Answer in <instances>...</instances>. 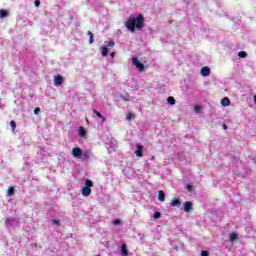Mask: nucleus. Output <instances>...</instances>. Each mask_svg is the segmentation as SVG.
<instances>
[{"label": "nucleus", "instance_id": "obj_10", "mask_svg": "<svg viewBox=\"0 0 256 256\" xmlns=\"http://www.w3.org/2000/svg\"><path fill=\"white\" fill-rule=\"evenodd\" d=\"M221 105H223V107H229V105H231V100H229L227 97H224L221 100Z\"/></svg>", "mask_w": 256, "mask_h": 256}, {"label": "nucleus", "instance_id": "obj_30", "mask_svg": "<svg viewBox=\"0 0 256 256\" xmlns=\"http://www.w3.org/2000/svg\"><path fill=\"white\" fill-rule=\"evenodd\" d=\"M34 5H35V7H39L41 5V1L40 0H35Z\"/></svg>", "mask_w": 256, "mask_h": 256}, {"label": "nucleus", "instance_id": "obj_23", "mask_svg": "<svg viewBox=\"0 0 256 256\" xmlns=\"http://www.w3.org/2000/svg\"><path fill=\"white\" fill-rule=\"evenodd\" d=\"M113 225H114L115 227L121 225V220H120V219H115V220L113 221Z\"/></svg>", "mask_w": 256, "mask_h": 256}, {"label": "nucleus", "instance_id": "obj_18", "mask_svg": "<svg viewBox=\"0 0 256 256\" xmlns=\"http://www.w3.org/2000/svg\"><path fill=\"white\" fill-rule=\"evenodd\" d=\"M87 35L89 36V43L90 45H92L93 41H94V36H93V32L88 31Z\"/></svg>", "mask_w": 256, "mask_h": 256}, {"label": "nucleus", "instance_id": "obj_22", "mask_svg": "<svg viewBox=\"0 0 256 256\" xmlns=\"http://www.w3.org/2000/svg\"><path fill=\"white\" fill-rule=\"evenodd\" d=\"M10 126H11L12 130L15 131V129L17 128V123L15 122V120H12L10 122Z\"/></svg>", "mask_w": 256, "mask_h": 256}, {"label": "nucleus", "instance_id": "obj_1", "mask_svg": "<svg viewBox=\"0 0 256 256\" xmlns=\"http://www.w3.org/2000/svg\"><path fill=\"white\" fill-rule=\"evenodd\" d=\"M125 27L130 33H135V30L141 31L145 27V17L143 14H138L136 17L130 15L129 19L125 23Z\"/></svg>", "mask_w": 256, "mask_h": 256}, {"label": "nucleus", "instance_id": "obj_34", "mask_svg": "<svg viewBox=\"0 0 256 256\" xmlns=\"http://www.w3.org/2000/svg\"><path fill=\"white\" fill-rule=\"evenodd\" d=\"M110 57H115V52H112V53L110 54Z\"/></svg>", "mask_w": 256, "mask_h": 256}, {"label": "nucleus", "instance_id": "obj_25", "mask_svg": "<svg viewBox=\"0 0 256 256\" xmlns=\"http://www.w3.org/2000/svg\"><path fill=\"white\" fill-rule=\"evenodd\" d=\"M194 109H195V112H196V113H201V106L195 105V106H194Z\"/></svg>", "mask_w": 256, "mask_h": 256}, {"label": "nucleus", "instance_id": "obj_28", "mask_svg": "<svg viewBox=\"0 0 256 256\" xmlns=\"http://www.w3.org/2000/svg\"><path fill=\"white\" fill-rule=\"evenodd\" d=\"M186 189L191 193V191H193V186H191V184H187Z\"/></svg>", "mask_w": 256, "mask_h": 256}, {"label": "nucleus", "instance_id": "obj_2", "mask_svg": "<svg viewBox=\"0 0 256 256\" xmlns=\"http://www.w3.org/2000/svg\"><path fill=\"white\" fill-rule=\"evenodd\" d=\"M72 155H73V157L81 159V161H87L91 157L89 155V152H87V151L83 152V150H81V148H79V147H75L72 149Z\"/></svg>", "mask_w": 256, "mask_h": 256}, {"label": "nucleus", "instance_id": "obj_17", "mask_svg": "<svg viewBox=\"0 0 256 256\" xmlns=\"http://www.w3.org/2000/svg\"><path fill=\"white\" fill-rule=\"evenodd\" d=\"M8 197H13V195H15V188H13L12 186H10L8 188V192H7Z\"/></svg>", "mask_w": 256, "mask_h": 256}, {"label": "nucleus", "instance_id": "obj_5", "mask_svg": "<svg viewBox=\"0 0 256 256\" xmlns=\"http://www.w3.org/2000/svg\"><path fill=\"white\" fill-rule=\"evenodd\" d=\"M63 76H61V74H57L54 76V86L55 87H61V85H63Z\"/></svg>", "mask_w": 256, "mask_h": 256}, {"label": "nucleus", "instance_id": "obj_21", "mask_svg": "<svg viewBox=\"0 0 256 256\" xmlns=\"http://www.w3.org/2000/svg\"><path fill=\"white\" fill-rule=\"evenodd\" d=\"M167 101L169 103V105H175V98L170 96L167 98Z\"/></svg>", "mask_w": 256, "mask_h": 256}, {"label": "nucleus", "instance_id": "obj_16", "mask_svg": "<svg viewBox=\"0 0 256 256\" xmlns=\"http://www.w3.org/2000/svg\"><path fill=\"white\" fill-rule=\"evenodd\" d=\"M158 199H159L161 202L165 201V192H164L163 190H160V191L158 192Z\"/></svg>", "mask_w": 256, "mask_h": 256}, {"label": "nucleus", "instance_id": "obj_26", "mask_svg": "<svg viewBox=\"0 0 256 256\" xmlns=\"http://www.w3.org/2000/svg\"><path fill=\"white\" fill-rule=\"evenodd\" d=\"M107 47H115V41L111 40L107 43Z\"/></svg>", "mask_w": 256, "mask_h": 256}, {"label": "nucleus", "instance_id": "obj_33", "mask_svg": "<svg viewBox=\"0 0 256 256\" xmlns=\"http://www.w3.org/2000/svg\"><path fill=\"white\" fill-rule=\"evenodd\" d=\"M222 127L225 131H227V124H223Z\"/></svg>", "mask_w": 256, "mask_h": 256}, {"label": "nucleus", "instance_id": "obj_31", "mask_svg": "<svg viewBox=\"0 0 256 256\" xmlns=\"http://www.w3.org/2000/svg\"><path fill=\"white\" fill-rule=\"evenodd\" d=\"M52 223H53L54 225H57V227H59V225H61V224L59 223V220H55V219L52 220Z\"/></svg>", "mask_w": 256, "mask_h": 256}, {"label": "nucleus", "instance_id": "obj_24", "mask_svg": "<svg viewBox=\"0 0 256 256\" xmlns=\"http://www.w3.org/2000/svg\"><path fill=\"white\" fill-rule=\"evenodd\" d=\"M230 241H237V234H235V233L231 234Z\"/></svg>", "mask_w": 256, "mask_h": 256}, {"label": "nucleus", "instance_id": "obj_36", "mask_svg": "<svg viewBox=\"0 0 256 256\" xmlns=\"http://www.w3.org/2000/svg\"><path fill=\"white\" fill-rule=\"evenodd\" d=\"M9 221V218L6 219V223Z\"/></svg>", "mask_w": 256, "mask_h": 256}, {"label": "nucleus", "instance_id": "obj_3", "mask_svg": "<svg viewBox=\"0 0 256 256\" xmlns=\"http://www.w3.org/2000/svg\"><path fill=\"white\" fill-rule=\"evenodd\" d=\"M85 186L82 188L83 197H89L91 195V187H93V181L87 179L85 181Z\"/></svg>", "mask_w": 256, "mask_h": 256}, {"label": "nucleus", "instance_id": "obj_11", "mask_svg": "<svg viewBox=\"0 0 256 256\" xmlns=\"http://www.w3.org/2000/svg\"><path fill=\"white\" fill-rule=\"evenodd\" d=\"M171 207H181V200L179 199H174L171 201Z\"/></svg>", "mask_w": 256, "mask_h": 256}, {"label": "nucleus", "instance_id": "obj_29", "mask_svg": "<svg viewBox=\"0 0 256 256\" xmlns=\"http://www.w3.org/2000/svg\"><path fill=\"white\" fill-rule=\"evenodd\" d=\"M159 217H161V212H155L154 219H159Z\"/></svg>", "mask_w": 256, "mask_h": 256}, {"label": "nucleus", "instance_id": "obj_32", "mask_svg": "<svg viewBox=\"0 0 256 256\" xmlns=\"http://www.w3.org/2000/svg\"><path fill=\"white\" fill-rule=\"evenodd\" d=\"M201 256H209V252L203 250V251L201 252Z\"/></svg>", "mask_w": 256, "mask_h": 256}, {"label": "nucleus", "instance_id": "obj_7", "mask_svg": "<svg viewBox=\"0 0 256 256\" xmlns=\"http://www.w3.org/2000/svg\"><path fill=\"white\" fill-rule=\"evenodd\" d=\"M136 151H135V155L136 157H143V145L141 144H137L136 145Z\"/></svg>", "mask_w": 256, "mask_h": 256}, {"label": "nucleus", "instance_id": "obj_8", "mask_svg": "<svg viewBox=\"0 0 256 256\" xmlns=\"http://www.w3.org/2000/svg\"><path fill=\"white\" fill-rule=\"evenodd\" d=\"M191 209H193V203H191V201H187L184 203V211L185 213H189V211H191Z\"/></svg>", "mask_w": 256, "mask_h": 256}, {"label": "nucleus", "instance_id": "obj_35", "mask_svg": "<svg viewBox=\"0 0 256 256\" xmlns=\"http://www.w3.org/2000/svg\"><path fill=\"white\" fill-rule=\"evenodd\" d=\"M122 99H124V101H127V99L125 97H122Z\"/></svg>", "mask_w": 256, "mask_h": 256}, {"label": "nucleus", "instance_id": "obj_15", "mask_svg": "<svg viewBox=\"0 0 256 256\" xmlns=\"http://www.w3.org/2000/svg\"><path fill=\"white\" fill-rule=\"evenodd\" d=\"M9 16V12H7V10H0V19H5V17Z\"/></svg>", "mask_w": 256, "mask_h": 256}, {"label": "nucleus", "instance_id": "obj_27", "mask_svg": "<svg viewBox=\"0 0 256 256\" xmlns=\"http://www.w3.org/2000/svg\"><path fill=\"white\" fill-rule=\"evenodd\" d=\"M41 113V108L37 107L34 109V115H39Z\"/></svg>", "mask_w": 256, "mask_h": 256}, {"label": "nucleus", "instance_id": "obj_19", "mask_svg": "<svg viewBox=\"0 0 256 256\" xmlns=\"http://www.w3.org/2000/svg\"><path fill=\"white\" fill-rule=\"evenodd\" d=\"M133 112L129 111L126 115V121H133Z\"/></svg>", "mask_w": 256, "mask_h": 256}, {"label": "nucleus", "instance_id": "obj_12", "mask_svg": "<svg viewBox=\"0 0 256 256\" xmlns=\"http://www.w3.org/2000/svg\"><path fill=\"white\" fill-rule=\"evenodd\" d=\"M121 252L123 256L129 255V250L127 249V244H122Z\"/></svg>", "mask_w": 256, "mask_h": 256}, {"label": "nucleus", "instance_id": "obj_6", "mask_svg": "<svg viewBox=\"0 0 256 256\" xmlns=\"http://www.w3.org/2000/svg\"><path fill=\"white\" fill-rule=\"evenodd\" d=\"M200 73L203 77H209V75H211V68L205 66L201 69Z\"/></svg>", "mask_w": 256, "mask_h": 256}, {"label": "nucleus", "instance_id": "obj_14", "mask_svg": "<svg viewBox=\"0 0 256 256\" xmlns=\"http://www.w3.org/2000/svg\"><path fill=\"white\" fill-rule=\"evenodd\" d=\"M87 135V130L83 126L79 127V137H85Z\"/></svg>", "mask_w": 256, "mask_h": 256}, {"label": "nucleus", "instance_id": "obj_4", "mask_svg": "<svg viewBox=\"0 0 256 256\" xmlns=\"http://www.w3.org/2000/svg\"><path fill=\"white\" fill-rule=\"evenodd\" d=\"M132 65H135L136 69L143 73L145 71V65L139 61L137 57L132 58Z\"/></svg>", "mask_w": 256, "mask_h": 256}, {"label": "nucleus", "instance_id": "obj_9", "mask_svg": "<svg viewBox=\"0 0 256 256\" xmlns=\"http://www.w3.org/2000/svg\"><path fill=\"white\" fill-rule=\"evenodd\" d=\"M100 51L103 57H107V55H109V48H107V46L100 47Z\"/></svg>", "mask_w": 256, "mask_h": 256}, {"label": "nucleus", "instance_id": "obj_20", "mask_svg": "<svg viewBox=\"0 0 256 256\" xmlns=\"http://www.w3.org/2000/svg\"><path fill=\"white\" fill-rule=\"evenodd\" d=\"M238 57H240L241 59H245V57H247V52L245 51H240L238 53Z\"/></svg>", "mask_w": 256, "mask_h": 256}, {"label": "nucleus", "instance_id": "obj_13", "mask_svg": "<svg viewBox=\"0 0 256 256\" xmlns=\"http://www.w3.org/2000/svg\"><path fill=\"white\" fill-rule=\"evenodd\" d=\"M93 113L98 117V119H102L104 123L107 121V119L103 117V115L99 111L93 110Z\"/></svg>", "mask_w": 256, "mask_h": 256}]
</instances>
